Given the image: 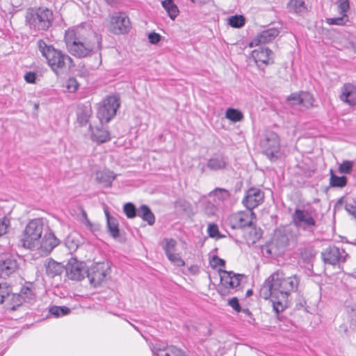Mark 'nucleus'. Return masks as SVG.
Masks as SVG:
<instances>
[{"instance_id":"46","label":"nucleus","mask_w":356,"mask_h":356,"mask_svg":"<svg viewBox=\"0 0 356 356\" xmlns=\"http://www.w3.org/2000/svg\"><path fill=\"white\" fill-rule=\"evenodd\" d=\"M207 233L211 238H221L224 236L221 235L219 232L218 227L216 224L210 223L208 225Z\"/></svg>"},{"instance_id":"35","label":"nucleus","mask_w":356,"mask_h":356,"mask_svg":"<svg viewBox=\"0 0 356 356\" xmlns=\"http://www.w3.org/2000/svg\"><path fill=\"white\" fill-rule=\"evenodd\" d=\"M49 312L54 317L59 318L70 314L71 309L65 306L54 305L49 308Z\"/></svg>"},{"instance_id":"44","label":"nucleus","mask_w":356,"mask_h":356,"mask_svg":"<svg viewBox=\"0 0 356 356\" xmlns=\"http://www.w3.org/2000/svg\"><path fill=\"white\" fill-rule=\"evenodd\" d=\"M348 21V17L347 15H341L339 17H331L326 19V22L330 25L343 26L346 25Z\"/></svg>"},{"instance_id":"15","label":"nucleus","mask_w":356,"mask_h":356,"mask_svg":"<svg viewBox=\"0 0 356 356\" xmlns=\"http://www.w3.org/2000/svg\"><path fill=\"white\" fill-rule=\"evenodd\" d=\"M348 254L344 250L337 246H329L321 253V257L325 264L336 265L341 261H345Z\"/></svg>"},{"instance_id":"40","label":"nucleus","mask_w":356,"mask_h":356,"mask_svg":"<svg viewBox=\"0 0 356 356\" xmlns=\"http://www.w3.org/2000/svg\"><path fill=\"white\" fill-rule=\"evenodd\" d=\"M314 98L313 95L308 92H302V97L300 105L306 108H309L313 106Z\"/></svg>"},{"instance_id":"17","label":"nucleus","mask_w":356,"mask_h":356,"mask_svg":"<svg viewBox=\"0 0 356 356\" xmlns=\"http://www.w3.org/2000/svg\"><path fill=\"white\" fill-rule=\"evenodd\" d=\"M279 30L275 28H270L259 33L250 43V47L259 46L272 42L278 35Z\"/></svg>"},{"instance_id":"7","label":"nucleus","mask_w":356,"mask_h":356,"mask_svg":"<svg viewBox=\"0 0 356 356\" xmlns=\"http://www.w3.org/2000/svg\"><path fill=\"white\" fill-rule=\"evenodd\" d=\"M260 146L264 154L271 161L280 157V141L278 135L273 131L266 132L260 141Z\"/></svg>"},{"instance_id":"41","label":"nucleus","mask_w":356,"mask_h":356,"mask_svg":"<svg viewBox=\"0 0 356 356\" xmlns=\"http://www.w3.org/2000/svg\"><path fill=\"white\" fill-rule=\"evenodd\" d=\"M354 161L350 160H344L339 167V172L341 174L350 175L353 169Z\"/></svg>"},{"instance_id":"25","label":"nucleus","mask_w":356,"mask_h":356,"mask_svg":"<svg viewBox=\"0 0 356 356\" xmlns=\"http://www.w3.org/2000/svg\"><path fill=\"white\" fill-rule=\"evenodd\" d=\"M44 266L47 275L51 277L60 275L64 270V266L52 259H47Z\"/></svg>"},{"instance_id":"30","label":"nucleus","mask_w":356,"mask_h":356,"mask_svg":"<svg viewBox=\"0 0 356 356\" xmlns=\"http://www.w3.org/2000/svg\"><path fill=\"white\" fill-rule=\"evenodd\" d=\"M287 9L289 13L298 15L307 11L304 0H290L287 3Z\"/></svg>"},{"instance_id":"9","label":"nucleus","mask_w":356,"mask_h":356,"mask_svg":"<svg viewBox=\"0 0 356 356\" xmlns=\"http://www.w3.org/2000/svg\"><path fill=\"white\" fill-rule=\"evenodd\" d=\"M109 270L110 266L108 262H98L91 266L90 268L87 267L86 276L89 279L91 284L97 286L105 280Z\"/></svg>"},{"instance_id":"4","label":"nucleus","mask_w":356,"mask_h":356,"mask_svg":"<svg viewBox=\"0 0 356 356\" xmlns=\"http://www.w3.org/2000/svg\"><path fill=\"white\" fill-rule=\"evenodd\" d=\"M292 223L298 229L313 236L318 227L313 213L307 209H296L291 216Z\"/></svg>"},{"instance_id":"23","label":"nucleus","mask_w":356,"mask_h":356,"mask_svg":"<svg viewBox=\"0 0 356 356\" xmlns=\"http://www.w3.org/2000/svg\"><path fill=\"white\" fill-rule=\"evenodd\" d=\"M343 204H345V209L347 212L356 218V197L346 200L344 197H341L336 202L334 207V211L340 210Z\"/></svg>"},{"instance_id":"22","label":"nucleus","mask_w":356,"mask_h":356,"mask_svg":"<svg viewBox=\"0 0 356 356\" xmlns=\"http://www.w3.org/2000/svg\"><path fill=\"white\" fill-rule=\"evenodd\" d=\"M92 115L91 106L89 104L79 105L76 116L77 122L81 126H85Z\"/></svg>"},{"instance_id":"1","label":"nucleus","mask_w":356,"mask_h":356,"mask_svg":"<svg viewBox=\"0 0 356 356\" xmlns=\"http://www.w3.org/2000/svg\"><path fill=\"white\" fill-rule=\"evenodd\" d=\"M299 283L297 275L286 277L282 270H277L265 280L259 296L265 300L270 298L273 310L278 314L288 307L289 296L297 291Z\"/></svg>"},{"instance_id":"59","label":"nucleus","mask_w":356,"mask_h":356,"mask_svg":"<svg viewBox=\"0 0 356 356\" xmlns=\"http://www.w3.org/2000/svg\"><path fill=\"white\" fill-rule=\"evenodd\" d=\"M83 223L92 232L99 230V226L97 225H93L88 218L83 220Z\"/></svg>"},{"instance_id":"47","label":"nucleus","mask_w":356,"mask_h":356,"mask_svg":"<svg viewBox=\"0 0 356 356\" xmlns=\"http://www.w3.org/2000/svg\"><path fill=\"white\" fill-rule=\"evenodd\" d=\"M168 259L176 266L181 267L185 265L184 261L181 258L179 254L173 252L166 256Z\"/></svg>"},{"instance_id":"58","label":"nucleus","mask_w":356,"mask_h":356,"mask_svg":"<svg viewBox=\"0 0 356 356\" xmlns=\"http://www.w3.org/2000/svg\"><path fill=\"white\" fill-rule=\"evenodd\" d=\"M24 79L29 83H34L36 80V74L33 72H26L24 75Z\"/></svg>"},{"instance_id":"12","label":"nucleus","mask_w":356,"mask_h":356,"mask_svg":"<svg viewBox=\"0 0 356 356\" xmlns=\"http://www.w3.org/2000/svg\"><path fill=\"white\" fill-rule=\"evenodd\" d=\"M220 277L221 286H219L218 291L222 295H226L227 293V290L228 289H236L240 285L241 277H243L242 274H236L232 271H227L220 270Z\"/></svg>"},{"instance_id":"43","label":"nucleus","mask_w":356,"mask_h":356,"mask_svg":"<svg viewBox=\"0 0 356 356\" xmlns=\"http://www.w3.org/2000/svg\"><path fill=\"white\" fill-rule=\"evenodd\" d=\"M11 287L6 282L0 283V304H2L5 299L10 296Z\"/></svg>"},{"instance_id":"42","label":"nucleus","mask_w":356,"mask_h":356,"mask_svg":"<svg viewBox=\"0 0 356 356\" xmlns=\"http://www.w3.org/2000/svg\"><path fill=\"white\" fill-rule=\"evenodd\" d=\"M123 211L128 218H134L138 214V209L131 202L126 203L123 207Z\"/></svg>"},{"instance_id":"29","label":"nucleus","mask_w":356,"mask_h":356,"mask_svg":"<svg viewBox=\"0 0 356 356\" xmlns=\"http://www.w3.org/2000/svg\"><path fill=\"white\" fill-rule=\"evenodd\" d=\"M138 216L146 221L149 225H152L155 222V216L149 207L145 204L141 205L138 209Z\"/></svg>"},{"instance_id":"18","label":"nucleus","mask_w":356,"mask_h":356,"mask_svg":"<svg viewBox=\"0 0 356 356\" xmlns=\"http://www.w3.org/2000/svg\"><path fill=\"white\" fill-rule=\"evenodd\" d=\"M339 98L343 102L350 106H355L356 86L350 83H344L341 88Z\"/></svg>"},{"instance_id":"52","label":"nucleus","mask_w":356,"mask_h":356,"mask_svg":"<svg viewBox=\"0 0 356 356\" xmlns=\"http://www.w3.org/2000/svg\"><path fill=\"white\" fill-rule=\"evenodd\" d=\"M217 211V207L211 202H208L204 207V213L211 217L216 214Z\"/></svg>"},{"instance_id":"14","label":"nucleus","mask_w":356,"mask_h":356,"mask_svg":"<svg viewBox=\"0 0 356 356\" xmlns=\"http://www.w3.org/2000/svg\"><path fill=\"white\" fill-rule=\"evenodd\" d=\"M264 200V193L258 188L251 187L245 193L242 200L243 205L250 211L262 204Z\"/></svg>"},{"instance_id":"45","label":"nucleus","mask_w":356,"mask_h":356,"mask_svg":"<svg viewBox=\"0 0 356 356\" xmlns=\"http://www.w3.org/2000/svg\"><path fill=\"white\" fill-rule=\"evenodd\" d=\"M274 242L277 247L283 248L287 246L289 243V238L286 234L279 233V234H275Z\"/></svg>"},{"instance_id":"61","label":"nucleus","mask_w":356,"mask_h":356,"mask_svg":"<svg viewBox=\"0 0 356 356\" xmlns=\"http://www.w3.org/2000/svg\"><path fill=\"white\" fill-rule=\"evenodd\" d=\"M241 312L245 314V316L250 317L251 318H252L254 320V318H252V314L249 309H248V308L241 309Z\"/></svg>"},{"instance_id":"11","label":"nucleus","mask_w":356,"mask_h":356,"mask_svg":"<svg viewBox=\"0 0 356 356\" xmlns=\"http://www.w3.org/2000/svg\"><path fill=\"white\" fill-rule=\"evenodd\" d=\"M256 218V214L253 211L248 209L246 211H241L232 213L228 217V224L232 229H243L245 227H251L253 220Z\"/></svg>"},{"instance_id":"3","label":"nucleus","mask_w":356,"mask_h":356,"mask_svg":"<svg viewBox=\"0 0 356 356\" xmlns=\"http://www.w3.org/2000/svg\"><path fill=\"white\" fill-rule=\"evenodd\" d=\"M37 47L47 65L57 76L67 72L72 66L73 60L67 54L56 49L52 44H48L43 40L37 42Z\"/></svg>"},{"instance_id":"50","label":"nucleus","mask_w":356,"mask_h":356,"mask_svg":"<svg viewBox=\"0 0 356 356\" xmlns=\"http://www.w3.org/2000/svg\"><path fill=\"white\" fill-rule=\"evenodd\" d=\"M350 8V4L348 0H339L338 5V12L341 15H347L346 13Z\"/></svg>"},{"instance_id":"32","label":"nucleus","mask_w":356,"mask_h":356,"mask_svg":"<svg viewBox=\"0 0 356 356\" xmlns=\"http://www.w3.org/2000/svg\"><path fill=\"white\" fill-rule=\"evenodd\" d=\"M299 252L302 260L309 263L315 257L316 251L312 245H306L299 248Z\"/></svg>"},{"instance_id":"16","label":"nucleus","mask_w":356,"mask_h":356,"mask_svg":"<svg viewBox=\"0 0 356 356\" xmlns=\"http://www.w3.org/2000/svg\"><path fill=\"white\" fill-rule=\"evenodd\" d=\"M273 51L268 48L259 47L252 51L251 56L256 65L259 68H264L270 63H273Z\"/></svg>"},{"instance_id":"60","label":"nucleus","mask_w":356,"mask_h":356,"mask_svg":"<svg viewBox=\"0 0 356 356\" xmlns=\"http://www.w3.org/2000/svg\"><path fill=\"white\" fill-rule=\"evenodd\" d=\"M176 207L186 210L189 207V203L184 200L179 199L176 201Z\"/></svg>"},{"instance_id":"36","label":"nucleus","mask_w":356,"mask_h":356,"mask_svg":"<svg viewBox=\"0 0 356 356\" xmlns=\"http://www.w3.org/2000/svg\"><path fill=\"white\" fill-rule=\"evenodd\" d=\"M165 255L175 252L177 241L174 238H164L161 243Z\"/></svg>"},{"instance_id":"53","label":"nucleus","mask_w":356,"mask_h":356,"mask_svg":"<svg viewBox=\"0 0 356 356\" xmlns=\"http://www.w3.org/2000/svg\"><path fill=\"white\" fill-rule=\"evenodd\" d=\"M302 92L300 93L294 92L287 97V101L292 105H300Z\"/></svg>"},{"instance_id":"24","label":"nucleus","mask_w":356,"mask_h":356,"mask_svg":"<svg viewBox=\"0 0 356 356\" xmlns=\"http://www.w3.org/2000/svg\"><path fill=\"white\" fill-rule=\"evenodd\" d=\"M90 129L91 131V138L93 141L97 143H104L111 140L110 133L107 129L98 127L93 129L91 125H90Z\"/></svg>"},{"instance_id":"64","label":"nucleus","mask_w":356,"mask_h":356,"mask_svg":"<svg viewBox=\"0 0 356 356\" xmlns=\"http://www.w3.org/2000/svg\"><path fill=\"white\" fill-rule=\"evenodd\" d=\"M82 216H83V220H86V218H88L87 213L85 211H82Z\"/></svg>"},{"instance_id":"10","label":"nucleus","mask_w":356,"mask_h":356,"mask_svg":"<svg viewBox=\"0 0 356 356\" xmlns=\"http://www.w3.org/2000/svg\"><path fill=\"white\" fill-rule=\"evenodd\" d=\"M110 31L114 34L127 33L131 29V23L126 13L115 12L110 15Z\"/></svg>"},{"instance_id":"48","label":"nucleus","mask_w":356,"mask_h":356,"mask_svg":"<svg viewBox=\"0 0 356 356\" xmlns=\"http://www.w3.org/2000/svg\"><path fill=\"white\" fill-rule=\"evenodd\" d=\"M24 302L20 293H13L11 298V309L16 310L17 307L22 305Z\"/></svg>"},{"instance_id":"62","label":"nucleus","mask_w":356,"mask_h":356,"mask_svg":"<svg viewBox=\"0 0 356 356\" xmlns=\"http://www.w3.org/2000/svg\"><path fill=\"white\" fill-rule=\"evenodd\" d=\"M191 2H193L194 3L202 4V3H207L209 0H191Z\"/></svg>"},{"instance_id":"5","label":"nucleus","mask_w":356,"mask_h":356,"mask_svg":"<svg viewBox=\"0 0 356 356\" xmlns=\"http://www.w3.org/2000/svg\"><path fill=\"white\" fill-rule=\"evenodd\" d=\"M44 223L42 219L36 218L31 220L26 226L23 238L22 245L28 249H33L40 244L42 234L44 230Z\"/></svg>"},{"instance_id":"19","label":"nucleus","mask_w":356,"mask_h":356,"mask_svg":"<svg viewBox=\"0 0 356 356\" xmlns=\"http://www.w3.org/2000/svg\"><path fill=\"white\" fill-rule=\"evenodd\" d=\"M18 268L17 261L12 258L8 257L0 261V277L6 279L11 274L15 273Z\"/></svg>"},{"instance_id":"13","label":"nucleus","mask_w":356,"mask_h":356,"mask_svg":"<svg viewBox=\"0 0 356 356\" xmlns=\"http://www.w3.org/2000/svg\"><path fill=\"white\" fill-rule=\"evenodd\" d=\"M67 277L72 280L81 281L85 278L87 273V266L83 261L76 258H71L65 267Z\"/></svg>"},{"instance_id":"49","label":"nucleus","mask_w":356,"mask_h":356,"mask_svg":"<svg viewBox=\"0 0 356 356\" xmlns=\"http://www.w3.org/2000/svg\"><path fill=\"white\" fill-rule=\"evenodd\" d=\"M10 225V220L8 218L3 217L0 219V236L8 232Z\"/></svg>"},{"instance_id":"39","label":"nucleus","mask_w":356,"mask_h":356,"mask_svg":"<svg viewBox=\"0 0 356 356\" xmlns=\"http://www.w3.org/2000/svg\"><path fill=\"white\" fill-rule=\"evenodd\" d=\"M245 24V18L241 15H236L229 18V24L233 28H241Z\"/></svg>"},{"instance_id":"20","label":"nucleus","mask_w":356,"mask_h":356,"mask_svg":"<svg viewBox=\"0 0 356 356\" xmlns=\"http://www.w3.org/2000/svg\"><path fill=\"white\" fill-rule=\"evenodd\" d=\"M60 241L56 237L51 230H48L42 238L40 240V248L46 252H50L54 248L59 244Z\"/></svg>"},{"instance_id":"57","label":"nucleus","mask_w":356,"mask_h":356,"mask_svg":"<svg viewBox=\"0 0 356 356\" xmlns=\"http://www.w3.org/2000/svg\"><path fill=\"white\" fill-rule=\"evenodd\" d=\"M65 245L70 250H76L78 248V243H75L70 236L67 237L65 239Z\"/></svg>"},{"instance_id":"37","label":"nucleus","mask_w":356,"mask_h":356,"mask_svg":"<svg viewBox=\"0 0 356 356\" xmlns=\"http://www.w3.org/2000/svg\"><path fill=\"white\" fill-rule=\"evenodd\" d=\"M225 115L227 119L234 122H240L243 118V115L240 111L232 108H229L226 111Z\"/></svg>"},{"instance_id":"6","label":"nucleus","mask_w":356,"mask_h":356,"mask_svg":"<svg viewBox=\"0 0 356 356\" xmlns=\"http://www.w3.org/2000/svg\"><path fill=\"white\" fill-rule=\"evenodd\" d=\"M53 20L52 12L47 8H39L30 10L26 15V22L31 28L38 30H47L51 25Z\"/></svg>"},{"instance_id":"27","label":"nucleus","mask_w":356,"mask_h":356,"mask_svg":"<svg viewBox=\"0 0 356 356\" xmlns=\"http://www.w3.org/2000/svg\"><path fill=\"white\" fill-rule=\"evenodd\" d=\"M116 176L112 171L103 170L97 172L96 174V179L98 183L101 184L104 187L108 188L112 185L113 181Z\"/></svg>"},{"instance_id":"38","label":"nucleus","mask_w":356,"mask_h":356,"mask_svg":"<svg viewBox=\"0 0 356 356\" xmlns=\"http://www.w3.org/2000/svg\"><path fill=\"white\" fill-rule=\"evenodd\" d=\"M19 293L20 295H22V297L24 302H31L32 300L35 299V293H33V289L30 286H22Z\"/></svg>"},{"instance_id":"63","label":"nucleus","mask_w":356,"mask_h":356,"mask_svg":"<svg viewBox=\"0 0 356 356\" xmlns=\"http://www.w3.org/2000/svg\"><path fill=\"white\" fill-rule=\"evenodd\" d=\"M107 4L114 6L116 4L117 0H104Z\"/></svg>"},{"instance_id":"8","label":"nucleus","mask_w":356,"mask_h":356,"mask_svg":"<svg viewBox=\"0 0 356 356\" xmlns=\"http://www.w3.org/2000/svg\"><path fill=\"white\" fill-rule=\"evenodd\" d=\"M119 106V100L115 96H108L104 99L99 105L97 113L100 122H108L116 115Z\"/></svg>"},{"instance_id":"33","label":"nucleus","mask_w":356,"mask_h":356,"mask_svg":"<svg viewBox=\"0 0 356 356\" xmlns=\"http://www.w3.org/2000/svg\"><path fill=\"white\" fill-rule=\"evenodd\" d=\"M348 179L346 176H337L333 170H330V186L335 188H343L347 185Z\"/></svg>"},{"instance_id":"28","label":"nucleus","mask_w":356,"mask_h":356,"mask_svg":"<svg viewBox=\"0 0 356 356\" xmlns=\"http://www.w3.org/2000/svg\"><path fill=\"white\" fill-rule=\"evenodd\" d=\"M230 195L229 191L222 188H216L209 193V196L212 197L216 204L223 203L230 197Z\"/></svg>"},{"instance_id":"56","label":"nucleus","mask_w":356,"mask_h":356,"mask_svg":"<svg viewBox=\"0 0 356 356\" xmlns=\"http://www.w3.org/2000/svg\"><path fill=\"white\" fill-rule=\"evenodd\" d=\"M161 35L155 32H152L148 35L149 41L152 44H157L161 40Z\"/></svg>"},{"instance_id":"2","label":"nucleus","mask_w":356,"mask_h":356,"mask_svg":"<svg viewBox=\"0 0 356 356\" xmlns=\"http://www.w3.org/2000/svg\"><path fill=\"white\" fill-rule=\"evenodd\" d=\"M64 39L67 51L79 58L90 57L102 49V35L89 26L69 29L65 31Z\"/></svg>"},{"instance_id":"54","label":"nucleus","mask_w":356,"mask_h":356,"mask_svg":"<svg viewBox=\"0 0 356 356\" xmlns=\"http://www.w3.org/2000/svg\"><path fill=\"white\" fill-rule=\"evenodd\" d=\"M228 305L230 306L235 312H241V307L239 304L238 299L236 297L232 298L228 300Z\"/></svg>"},{"instance_id":"31","label":"nucleus","mask_w":356,"mask_h":356,"mask_svg":"<svg viewBox=\"0 0 356 356\" xmlns=\"http://www.w3.org/2000/svg\"><path fill=\"white\" fill-rule=\"evenodd\" d=\"M161 4L170 19H175L177 17L179 10L173 0L162 1Z\"/></svg>"},{"instance_id":"55","label":"nucleus","mask_w":356,"mask_h":356,"mask_svg":"<svg viewBox=\"0 0 356 356\" xmlns=\"http://www.w3.org/2000/svg\"><path fill=\"white\" fill-rule=\"evenodd\" d=\"M210 264L213 268L218 266H225V261L218 256H213L212 259L210 261Z\"/></svg>"},{"instance_id":"21","label":"nucleus","mask_w":356,"mask_h":356,"mask_svg":"<svg viewBox=\"0 0 356 356\" xmlns=\"http://www.w3.org/2000/svg\"><path fill=\"white\" fill-rule=\"evenodd\" d=\"M227 164V158L222 154H219L209 159L207 166L211 170L217 171L226 168Z\"/></svg>"},{"instance_id":"51","label":"nucleus","mask_w":356,"mask_h":356,"mask_svg":"<svg viewBox=\"0 0 356 356\" xmlns=\"http://www.w3.org/2000/svg\"><path fill=\"white\" fill-rule=\"evenodd\" d=\"M66 88L70 92H74L79 88V83L75 78H70L66 82Z\"/></svg>"},{"instance_id":"34","label":"nucleus","mask_w":356,"mask_h":356,"mask_svg":"<svg viewBox=\"0 0 356 356\" xmlns=\"http://www.w3.org/2000/svg\"><path fill=\"white\" fill-rule=\"evenodd\" d=\"M156 356H186L184 352L174 346L167 348L165 350H160Z\"/></svg>"},{"instance_id":"26","label":"nucleus","mask_w":356,"mask_h":356,"mask_svg":"<svg viewBox=\"0 0 356 356\" xmlns=\"http://www.w3.org/2000/svg\"><path fill=\"white\" fill-rule=\"evenodd\" d=\"M104 213L106 217L108 232L112 237L116 238L120 235L118 220L115 217L111 216L107 209L104 210Z\"/></svg>"}]
</instances>
